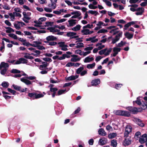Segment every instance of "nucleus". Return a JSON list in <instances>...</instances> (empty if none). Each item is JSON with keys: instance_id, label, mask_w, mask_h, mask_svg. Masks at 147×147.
<instances>
[{"instance_id": "nucleus-1", "label": "nucleus", "mask_w": 147, "mask_h": 147, "mask_svg": "<svg viewBox=\"0 0 147 147\" xmlns=\"http://www.w3.org/2000/svg\"><path fill=\"white\" fill-rule=\"evenodd\" d=\"M28 96L33 99H37L43 97L44 95L42 94H38L36 92L29 93Z\"/></svg>"}, {"instance_id": "nucleus-2", "label": "nucleus", "mask_w": 147, "mask_h": 147, "mask_svg": "<svg viewBox=\"0 0 147 147\" xmlns=\"http://www.w3.org/2000/svg\"><path fill=\"white\" fill-rule=\"evenodd\" d=\"M126 109L134 114H136L138 112L137 108L135 107H126Z\"/></svg>"}, {"instance_id": "nucleus-3", "label": "nucleus", "mask_w": 147, "mask_h": 147, "mask_svg": "<svg viewBox=\"0 0 147 147\" xmlns=\"http://www.w3.org/2000/svg\"><path fill=\"white\" fill-rule=\"evenodd\" d=\"M139 141L141 144L146 142V145L147 146V134H144L142 135L141 138H140Z\"/></svg>"}, {"instance_id": "nucleus-4", "label": "nucleus", "mask_w": 147, "mask_h": 147, "mask_svg": "<svg viewBox=\"0 0 147 147\" xmlns=\"http://www.w3.org/2000/svg\"><path fill=\"white\" fill-rule=\"evenodd\" d=\"M12 86L13 88L14 89L20 92H24L25 91H26L27 89L26 88H25V89L24 88H22L21 86H18L14 84L12 85Z\"/></svg>"}, {"instance_id": "nucleus-5", "label": "nucleus", "mask_w": 147, "mask_h": 147, "mask_svg": "<svg viewBox=\"0 0 147 147\" xmlns=\"http://www.w3.org/2000/svg\"><path fill=\"white\" fill-rule=\"evenodd\" d=\"M27 60L23 58H19L18 60L14 64H19L21 63L23 64L27 63L28 62Z\"/></svg>"}, {"instance_id": "nucleus-6", "label": "nucleus", "mask_w": 147, "mask_h": 147, "mask_svg": "<svg viewBox=\"0 0 147 147\" xmlns=\"http://www.w3.org/2000/svg\"><path fill=\"white\" fill-rule=\"evenodd\" d=\"M57 39L56 37L52 35L49 36L47 37L46 39L47 41H44V42L46 43H47L50 41H54L56 40Z\"/></svg>"}, {"instance_id": "nucleus-7", "label": "nucleus", "mask_w": 147, "mask_h": 147, "mask_svg": "<svg viewBox=\"0 0 147 147\" xmlns=\"http://www.w3.org/2000/svg\"><path fill=\"white\" fill-rule=\"evenodd\" d=\"M22 14L24 16V17L22 18L23 20L26 23H28L29 21L27 20H30L31 18L30 17L28 16L27 15L26 13L25 12H23Z\"/></svg>"}, {"instance_id": "nucleus-8", "label": "nucleus", "mask_w": 147, "mask_h": 147, "mask_svg": "<svg viewBox=\"0 0 147 147\" xmlns=\"http://www.w3.org/2000/svg\"><path fill=\"white\" fill-rule=\"evenodd\" d=\"M131 143V138H126L123 141V144L124 146H128L130 145Z\"/></svg>"}, {"instance_id": "nucleus-9", "label": "nucleus", "mask_w": 147, "mask_h": 147, "mask_svg": "<svg viewBox=\"0 0 147 147\" xmlns=\"http://www.w3.org/2000/svg\"><path fill=\"white\" fill-rule=\"evenodd\" d=\"M121 50V48H117L116 47H114L113 48V51L114 52L113 55L112 54L111 55V56L112 57H115L116 55L118 54V52H120Z\"/></svg>"}, {"instance_id": "nucleus-10", "label": "nucleus", "mask_w": 147, "mask_h": 147, "mask_svg": "<svg viewBox=\"0 0 147 147\" xmlns=\"http://www.w3.org/2000/svg\"><path fill=\"white\" fill-rule=\"evenodd\" d=\"M100 80L99 79H95L92 80L91 82V85L92 86H96L99 84Z\"/></svg>"}, {"instance_id": "nucleus-11", "label": "nucleus", "mask_w": 147, "mask_h": 147, "mask_svg": "<svg viewBox=\"0 0 147 147\" xmlns=\"http://www.w3.org/2000/svg\"><path fill=\"white\" fill-rule=\"evenodd\" d=\"M107 140L106 138L103 137L100 138L98 141V143L101 145H103L107 143Z\"/></svg>"}, {"instance_id": "nucleus-12", "label": "nucleus", "mask_w": 147, "mask_h": 147, "mask_svg": "<svg viewBox=\"0 0 147 147\" xmlns=\"http://www.w3.org/2000/svg\"><path fill=\"white\" fill-rule=\"evenodd\" d=\"M140 96H139L137 98V99L136 100L133 101V103L134 105H135V103H136L139 105L142 106V102L140 99Z\"/></svg>"}, {"instance_id": "nucleus-13", "label": "nucleus", "mask_w": 147, "mask_h": 147, "mask_svg": "<svg viewBox=\"0 0 147 147\" xmlns=\"http://www.w3.org/2000/svg\"><path fill=\"white\" fill-rule=\"evenodd\" d=\"M58 90V89L57 88H51L50 89V91L52 92V97L53 98L55 97V96L57 94L56 91Z\"/></svg>"}, {"instance_id": "nucleus-14", "label": "nucleus", "mask_w": 147, "mask_h": 147, "mask_svg": "<svg viewBox=\"0 0 147 147\" xmlns=\"http://www.w3.org/2000/svg\"><path fill=\"white\" fill-rule=\"evenodd\" d=\"M21 81L22 82L25 83L26 85H28L30 84H32L31 82L29 80L25 79L24 78H21Z\"/></svg>"}, {"instance_id": "nucleus-15", "label": "nucleus", "mask_w": 147, "mask_h": 147, "mask_svg": "<svg viewBox=\"0 0 147 147\" xmlns=\"http://www.w3.org/2000/svg\"><path fill=\"white\" fill-rule=\"evenodd\" d=\"M98 134L103 136H105L107 134L103 128L100 129L98 131Z\"/></svg>"}, {"instance_id": "nucleus-16", "label": "nucleus", "mask_w": 147, "mask_h": 147, "mask_svg": "<svg viewBox=\"0 0 147 147\" xmlns=\"http://www.w3.org/2000/svg\"><path fill=\"white\" fill-rule=\"evenodd\" d=\"M76 20L71 19L68 21V22L69 23V26H72L76 24Z\"/></svg>"}, {"instance_id": "nucleus-17", "label": "nucleus", "mask_w": 147, "mask_h": 147, "mask_svg": "<svg viewBox=\"0 0 147 147\" xmlns=\"http://www.w3.org/2000/svg\"><path fill=\"white\" fill-rule=\"evenodd\" d=\"M9 66L8 63L2 62H1L0 65V69H1L3 67L4 68H6L8 67Z\"/></svg>"}, {"instance_id": "nucleus-18", "label": "nucleus", "mask_w": 147, "mask_h": 147, "mask_svg": "<svg viewBox=\"0 0 147 147\" xmlns=\"http://www.w3.org/2000/svg\"><path fill=\"white\" fill-rule=\"evenodd\" d=\"M111 146L113 147H116L117 146V140L115 139H113L111 141Z\"/></svg>"}, {"instance_id": "nucleus-19", "label": "nucleus", "mask_w": 147, "mask_h": 147, "mask_svg": "<svg viewBox=\"0 0 147 147\" xmlns=\"http://www.w3.org/2000/svg\"><path fill=\"white\" fill-rule=\"evenodd\" d=\"M133 34H130L128 32H126L124 34L125 36L129 39L132 38L133 37Z\"/></svg>"}, {"instance_id": "nucleus-20", "label": "nucleus", "mask_w": 147, "mask_h": 147, "mask_svg": "<svg viewBox=\"0 0 147 147\" xmlns=\"http://www.w3.org/2000/svg\"><path fill=\"white\" fill-rule=\"evenodd\" d=\"M3 40L5 41L6 42H11L13 44L16 45H19V43L17 42H14L13 41H10L8 39H7L5 38H4L2 39Z\"/></svg>"}, {"instance_id": "nucleus-21", "label": "nucleus", "mask_w": 147, "mask_h": 147, "mask_svg": "<svg viewBox=\"0 0 147 147\" xmlns=\"http://www.w3.org/2000/svg\"><path fill=\"white\" fill-rule=\"evenodd\" d=\"M122 116L126 117H129L130 116L129 113L126 111L122 110Z\"/></svg>"}, {"instance_id": "nucleus-22", "label": "nucleus", "mask_w": 147, "mask_h": 147, "mask_svg": "<svg viewBox=\"0 0 147 147\" xmlns=\"http://www.w3.org/2000/svg\"><path fill=\"white\" fill-rule=\"evenodd\" d=\"M76 33L73 32H67V33L66 34V36L68 37H70V38H71L72 37H73V36H75L76 34Z\"/></svg>"}, {"instance_id": "nucleus-23", "label": "nucleus", "mask_w": 147, "mask_h": 147, "mask_svg": "<svg viewBox=\"0 0 147 147\" xmlns=\"http://www.w3.org/2000/svg\"><path fill=\"white\" fill-rule=\"evenodd\" d=\"M117 136L116 133L113 132L109 134L108 136V138L109 139H113L115 138Z\"/></svg>"}, {"instance_id": "nucleus-24", "label": "nucleus", "mask_w": 147, "mask_h": 147, "mask_svg": "<svg viewBox=\"0 0 147 147\" xmlns=\"http://www.w3.org/2000/svg\"><path fill=\"white\" fill-rule=\"evenodd\" d=\"M94 59L93 57H86L84 60V62L85 63L89 62L94 60Z\"/></svg>"}, {"instance_id": "nucleus-25", "label": "nucleus", "mask_w": 147, "mask_h": 147, "mask_svg": "<svg viewBox=\"0 0 147 147\" xmlns=\"http://www.w3.org/2000/svg\"><path fill=\"white\" fill-rule=\"evenodd\" d=\"M70 57V56L68 55H67L66 54H63L62 56L59 57L58 58V60H62L64 59L66 57L67 58H69Z\"/></svg>"}, {"instance_id": "nucleus-26", "label": "nucleus", "mask_w": 147, "mask_h": 147, "mask_svg": "<svg viewBox=\"0 0 147 147\" xmlns=\"http://www.w3.org/2000/svg\"><path fill=\"white\" fill-rule=\"evenodd\" d=\"M48 30H50L51 32H59L60 30L59 29H55V28L52 27H49L47 28Z\"/></svg>"}, {"instance_id": "nucleus-27", "label": "nucleus", "mask_w": 147, "mask_h": 147, "mask_svg": "<svg viewBox=\"0 0 147 147\" xmlns=\"http://www.w3.org/2000/svg\"><path fill=\"white\" fill-rule=\"evenodd\" d=\"M81 27V26L79 24H78L75 27L72 28L71 30L75 31H77L80 30Z\"/></svg>"}, {"instance_id": "nucleus-28", "label": "nucleus", "mask_w": 147, "mask_h": 147, "mask_svg": "<svg viewBox=\"0 0 147 147\" xmlns=\"http://www.w3.org/2000/svg\"><path fill=\"white\" fill-rule=\"evenodd\" d=\"M136 122H137V124L140 126L142 127L144 125V123L142 122L141 120L139 119H138L136 120Z\"/></svg>"}, {"instance_id": "nucleus-29", "label": "nucleus", "mask_w": 147, "mask_h": 147, "mask_svg": "<svg viewBox=\"0 0 147 147\" xmlns=\"http://www.w3.org/2000/svg\"><path fill=\"white\" fill-rule=\"evenodd\" d=\"M146 101H144V102L143 101L142 102L144 103H142V107L141 108H140L141 109V110L142 111V109L144 110L146 109L145 107H146V105H147V102Z\"/></svg>"}, {"instance_id": "nucleus-30", "label": "nucleus", "mask_w": 147, "mask_h": 147, "mask_svg": "<svg viewBox=\"0 0 147 147\" xmlns=\"http://www.w3.org/2000/svg\"><path fill=\"white\" fill-rule=\"evenodd\" d=\"M88 13H90L92 14H94L95 16H96L97 15L99 14V13L98 12L95 11H93L92 10H89L88 11Z\"/></svg>"}, {"instance_id": "nucleus-31", "label": "nucleus", "mask_w": 147, "mask_h": 147, "mask_svg": "<svg viewBox=\"0 0 147 147\" xmlns=\"http://www.w3.org/2000/svg\"><path fill=\"white\" fill-rule=\"evenodd\" d=\"M8 35L10 37L13 38L14 39L17 40L18 39L17 36L14 34L11 33L8 34Z\"/></svg>"}, {"instance_id": "nucleus-32", "label": "nucleus", "mask_w": 147, "mask_h": 147, "mask_svg": "<svg viewBox=\"0 0 147 147\" xmlns=\"http://www.w3.org/2000/svg\"><path fill=\"white\" fill-rule=\"evenodd\" d=\"M66 91V90H59L57 92V94L56 95V96L57 95H60L62 94H63L64 93V92H65Z\"/></svg>"}, {"instance_id": "nucleus-33", "label": "nucleus", "mask_w": 147, "mask_h": 147, "mask_svg": "<svg viewBox=\"0 0 147 147\" xmlns=\"http://www.w3.org/2000/svg\"><path fill=\"white\" fill-rule=\"evenodd\" d=\"M84 68L83 67H80L78 68L76 71V73L78 74H80L82 71L84 69Z\"/></svg>"}, {"instance_id": "nucleus-34", "label": "nucleus", "mask_w": 147, "mask_h": 147, "mask_svg": "<svg viewBox=\"0 0 147 147\" xmlns=\"http://www.w3.org/2000/svg\"><path fill=\"white\" fill-rule=\"evenodd\" d=\"M9 84L6 82H3L1 85L4 88H7L9 86Z\"/></svg>"}, {"instance_id": "nucleus-35", "label": "nucleus", "mask_w": 147, "mask_h": 147, "mask_svg": "<svg viewBox=\"0 0 147 147\" xmlns=\"http://www.w3.org/2000/svg\"><path fill=\"white\" fill-rule=\"evenodd\" d=\"M95 65V63H94L92 64H88L87 65L86 67L88 69H92L94 67Z\"/></svg>"}, {"instance_id": "nucleus-36", "label": "nucleus", "mask_w": 147, "mask_h": 147, "mask_svg": "<svg viewBox=\"0 0 147 147\" xmlns=\"http://www.w3.org/2000/svg\"><path fill=\"white\" fill-rule=\"evenodd\" d=\"M11 72L13 74H19L20 73L21 71L20 70L16 69H12Z\"/></svg>"}, {"instance_id": "nucleus-37", "label": "nucleus", "mask_w": 147, "mask_h": 147, "mask_svg": "<svg viewBox=\"0 0 147 147\" xmlns=\"http://www.w3.org/2000/svg\"><path fill=\"white\" fill-rule=\"evenodd\" d=\"M84 47V44L82 42L78 43L77 44V46L76 47L77 48H79L80 47Z\"/></svg>"}, {"instance_id": "nucleus-38", "label": "nucleus", "mask_w": 147, "mask_h": 147, "mask_svg": "<svg viewBox=\"0 0 147 147\" xmlns=\"http://www.w3.org/2000/svg\"><path fill=\"white\" fill-rule=\"evenodd\" d=\"M98 39H96L94 40H92L91 37H90L89 38H87L86 39V41H91V42L92 43H94L97 42L98 41Z\"/></svg>"}, {"instance_id": "nucleus-39", "label": "nucleus", "mask_w": 147, "mask_h": 147, "mask_svg": "<svg viewBox=\"0 0 147 147\" xmlns=\"http://www.w3.org/2000/svg\"><path fill=\"white\" fill-rule=\"evenodd\" d=\"M132 128L130 126L127 125L125 129V131H128L129 132L131 131Z\"/></svg>"}, {"instance_id": "nucleus-40", "label": "nucleus", "mask_w": 147, "mask_h": 147, "mask_svg": "<svg viewBox=\"0 0 147 147\" xmlns=\"http://www.w3.org/2000/svg\"><path fill=\"white\" fill-rule=\"evenodd\" d=\"M48 64H44V65H40L39 66V69L40 70H43V68H46V69H48L47 67L48 66Z\"/></svg>"}, {"instance_id": "nucleus-41", "label": "nucleus", "mask_w": 147, "mask_h": 147, "mask_svg": "<svg viewBox=\"0 0 147 147\" xmlns=\"http://www.w3.org/2000/svg\"><path fill=\"white\" fill-rule=\"evenodd\" d=\"M66 79L67 80L71 81L75 80V76L71 75L66 78Z\"/></svg>"}, {"instance_id": "nucleus-42", "label": "nucleus", "mask_w": 147, "mask_h": 147, "mask_svg": "<svg viewBox=\"0 0 147 147\" xmlns=\"http://www.w3.org/2000/svg\"><path fill=\"white\" fill-rule=\"evenodd\" d=\"M4 5H3V9H5L9 10L10 9V8L9 7L8 5H7L6 3H4Z\"/></svg>"}, {"instance_id": "nucleus-43", "label": "nucleus", "mask_w": 147, "mask_h": 147, "mask_svg": "<svg viewBox=\"0 0 147 147\" xmlns=\"http://www.w3.org/2000/svg\"><path fill=\"white\" fill-rule=\"evenodd\" d=\"M88 31H89V29H83L82 30H81V32L83 33V35H87L88 34H85L86 33H88Z\"/></svg>"}, {"instance_id": "nucleus-44", "label": "nucleus", "mask_w": 147, "mask_h": 147, "mask_svg": "<svg viewBox=\"0 0 147 147\" xmlns=\"http://www.w3.org/2000/svg\"><path fill=\"white\" fill-rule=\"evenodd\" d=\"M107 50V48H106L102 50L99 52V54L100 55H103L105 53L106 51Z\"/></svg>"}, {"instance_id": "nucleus-45", "label": "nucleus", "mask_w": 147, "mask_h": 147, "mask_svg": "<svg viewBox=\"0 0 147 147\" xmlns=\"http://www.w3.org/2000/svg\"><path fill=\"white\" fill-rule=\"evenodd\" d=\"M108 32L107 30L102 29L98 30L97 32L98 34L100 33H105Z\"/></svg>"}, {"instance_id": "nucleus-46", "label": "nucleus", "mask_w": 147, "mask_h": 147, "mask_svg": "<svg viewBox=\"0 0 147 147\" xmlns=\"http://www.w3.org/2000/svg\"><path fill=\"white\" fill-rule=\"evenodd\" d=\"M8 91L12 93L13 95H15L16 93V91L14 90H12L10 88H8L7 89Z\"/></svg>"}, {"instance_id": "nucleus-47", "label": "nucleus", "mask_w": 147, "mask_h": 147, "mask_svg": "<svg viewBox=\"0 0 147 147\" xmlns=\"http://www.w3.org/2000/svg\"><path fill=\"white\" fill-rule=\"evenodd\" d=\"M122 110H118L115 112V114L116 115L122 116Z\"/></svg>"}, {"instance_id": "nucleus-48", "label": "nucleus", "mask_w": 147, "mask_h": 147, "mask_svg": "<svg viewBox=\"0 0 147 147\" xmlns=\"http://www.w3.org/2000/svg\"><path fill=\"white\" fill-rule=\"evenodd\" d=\"M94 5L91 4H90L88 5L89 8L90 9H95L97 8V6H94Z\"/></svg>"}, {"instance_id": "nucleus-49", "label": "nucleus", "mask_w": 147, "mask_h": 147, "mask_svg": "<svg viewBox=\"0 0 147 147\" xmlns=\"http://www.w3.org/2000/svg\"><path fill=\"white\" fill-rule=\"evenodd\" d=\"M103 1L105 2L107 6L109 7L111 6V2L107 0H103Z\"/></svg>"}, {"instance_id": "nucleus-50", "label": "nucleus", "mask_w": 147, "mask_h": 147, "mask_svg": "<svg viewBox=\"0 0 147 147\" xmlns=\"http://www.w3.org/2000/svg\"><path fill=\"white\" fill-rule=\"evenodd\" d=\"M75 53L77 54H79L80 55H83V53L80 50H77L75 51Z\"/></svg>"}, {"instance_id": "nucleus-51", "label": "nucleus", "mask_w": 147, "mask_h": 147, "mask_svg": "<svg viewBox=\"0 0 147 147\" xmlns=\"http://www.w3.org/2000/svg\"><path fill=\"white\" fill-rule=\"evenodd\" d=\"M81 58H72L71 59V61L72 62H76L80 60Z\"/></svg>"}, {"instance_id": "nucleus-52", "label": "nucleus", "mask_w": 147, "mask_h": 147, "mask_svg": "<svg viewBox=\"0 0 147 147\" xmlns=\"http://www.w3.org/2000/svg\"><path fill=\"white\" fill-rule=\"evenodd\" d=\"M130 26L131 24L129 23V22H128L127 24H125L124 26L125 28H123L124 30V31L125 30H126L127 28Z\"/></svg>"}, {"instance_id": "nucleus-53", "label": "nucleus", "mask_w": 147, "mask_h": 147, "mask_svg": "<svg viewBox=\"0 0 147 147\" xmlns=\"http://www.w3.org/2000/svg\"><path fill=\"white\" fill-rule=\"evenodd\" d=\"M42 59L44 61H52L51 59L48 57L42 58Z\"/></svg>"}, {"instance_id": "nucleus-54", "label": "nucleus", "mask_w": 147, "mask_h": 147, "mask_svg": "<svg viewBox=\"0 0 147 147\" xmlns=\"http://www.w3.org/2000/svg\"><path fill=\"white\" fill-rule=\"evenodd\" d=\"M122 86V84H117L115 85V88L117 90H119Z\"/></svg>"}, {"instance_id": "nucleus-55", "label": "nucleus", "mask_w": 147, "mask_h": 147, "mask_svg": "<svg viewBox=\"0 0 147 147\" xmlns=\"http://www.w3.org/2000/svg\"><path fill=\"white\" fill-rule=\"evenodd\" d=\"M74 65V63L71 62H68L66 65V66L67 67H70L73 66Z\"/></svg>"}, {"instance_id": "nucleus-56", "label": "nucleus", "mask_w": 147, "mask_h": 147, "mask_svg": "<svg viewBox=\"0 0 147 147\" xmlns=\"http://www.w3.org/2000/svg\"><path fill=\"white\" fill-rule=\"evenodd\" d=\"M112 50V49L111 48H109L107 52L105 53V56H107L109 55Z\"/></svg>"}, {"instance_id": "nucleus-57", "label": "nucleus", "mask_w": 147, "mask_h": 147, "mask_svg": "<svg viewBox=\"0 0 147 147\" xmlns=\"http://www.w3.org/2000/svg\"><path fill=\"white\" fill-rule=\"evenodd\" d=\"M81 109L80 107H78V108L73 113V115H75V114H77L79 113Z\"/></svg>"}, {"instance_id": "nucleus-58", "label": "nucleus", "mask_w": 147, "mask_h": 147, "mask_svg": "<svg viewBox=\"0 0 147 147\" xmlns=\"http://www.w3.org/2000/svg\"><path fill=\"white\" fill-rule=\"evenodd\" d=\"M81 15V13H78V14H76V15H75L73 16H71V18H78V17H79Z\"/></svg>"}, {"instance_id": "nucleus-59", "label": "nucleus", "mask_w": 147, "mask_h": 147, "mask_svg": "<svg viewBox=\"0 0 147 147\" xmlns=\"http://www.w3.org/2000/svg\"><path fill=\"white\" fill-rule=\"evenodd\" d=\"M87 70H84L82 71L81 72L80 74L81 76H84L85 75L87 74Z\"/></svg>"}, {"instance_id": "nucleus-60", "label": "nucleus", "mask_w": 147, "mask_h": 147, "mask_svg": "<svg viewBox=\"0 0 147 147\" xmlns=\"http://www.w3.org/2000/svg\"><path fill=\"white\" fill-rule=\"evenodd\" d=\"M7 69L4 68L2 69L1 71V74L2 75H4L7 71Z\"/></svg>"}, {"instance_id": "nucleus-61", "label": "nucleus", "mask_w": 147, "mask_h": 147, "mask_svg": "<svg viewBox=\"0 0 147 147\" xmlns=\"http://www.w3.org/2000/svg\"><path fill=\"white\" fill-rule=\"evenodd\" d=\"M49 44V45L50 46H54L57 44V43L56 42H55L54 41L53 42H48Z\"/></svg>"}, {"instance_id": "nucleus-62", "label": "nucleus", "mask_w": 147, "mask_h": 147, "mask_svg": "<svg viewBox=\"0 0 147 147\" xmlns=\"http://www.w3.org/2000/svg\"><path fill=\"white\" fill-rule=\"evenodd\" d=\"M94 141L92 138H91L88 141V143L89 145H92L93 144Z\"/></svg>"}, {"instance_id": "nucleus-63", "label": "nucleus", "mask_w": 147, "mask_h": 147, "mask_svg": "<svg viewBox=\"0 0 147 147\" xmlns=\"http://www.w3.org/2000/svg\"><path fill=\"white\" fill-rule=\"evenodd\" d=\"M37 49L39 50H45V48L43 46H41L39 45H38L37 47Z\"/></svg>"}, {"instance_id": "nucleus-64", "label": "nucleus", "mask_w": 147, "mask_h": 147, "mask_svg": "<svg viewBox=\"0 0 147 147\" xmlns=\"http://www.w3.org/2000/svg\"><path fill=\"white\" fill-rule=\"evenodd\" d=\"M53 22H46L45 23L46 24H47V26H52V25L53 24Z\"/></svg>"}]
</instances>
